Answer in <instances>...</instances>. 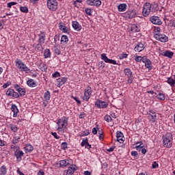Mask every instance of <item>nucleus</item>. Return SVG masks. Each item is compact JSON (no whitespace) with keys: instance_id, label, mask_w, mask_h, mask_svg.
<instances>
[{"instance_id":"1","label":"nucleus","mask_w":175,"mask_h":175,"mask_svg":"<svg viewBox=\"0 0 175 175\" xmlns=\"http://www.w3.org/2000/svg\"><path fill=\"white\" fill-rule=\"evenodd\" d=\"M158 10V3H145L143 6L142 14L144 17L150 16V13H155Z\"/></svg>"},{"instance_id":"2","label":"nucleus","mask_w":175,"mask_h":175,"mask_svg":"<svg viewBox=\"0 0 175 175\" xmlns=\"http://www.w3.org/2000/svg\"><path fill=\"white\" fill-rule=\"evenodd\" d=\"M68 119L66 117H63L57 120V131H58V133H65V129H66V126H68Z\"/></svg>"},{"instance_id":"3","label":"nucleus","mask_w":175,"mask_h":175,"mask_svg":"<svg viewBox=\"0 0 175 175\" xmlns=\"http://www.w3.org/2000/svg\"><path fill=\"white\" fill-rule=\"evenodd\" d=\"M163 144L167 148H170L173 143V135L171 133H167L163 136Z\"/></svg>"},{"instance_id":"4","label":"nucleus","mask_w":175,"mask_h":175,"mask_svg":"<svg viewBox=\"0 0 175 175\" xmlns=\"http://www.w3.org/2000/svg\"><path fill=\"white\" fill-rule=\"evenodd\" d=\"M15 66L21 72H25V73H29V68L23 62V60L20 59H15Z\"/></svg>"},{"instance_id":"5","label":"nucleus","mask_w":175,"mask_h":175,"mask_svg":"<svg viewBox=\"0 0 175 175\" xmlns=\"http://www.w3.org/2000/svg\"><path fill=\"white\" fill-rule=\"evenodd\" d=\"M46 6L51 12H55L58 9V2L57 0H47Z\"/></svg>"},{"instance_id":"6","label":"nucleus","mask_w":175,"mask_h":175,"mask_svg":"<svg viewBox=\"0 0 175 175\" xmlns=\"http://www.w3.org/2000/svg\"><path fill=\"white\" fill-rule=\"evenodd\" d=\"M154 38L156 40L161 42V43H166V42L169 41V38L165 34L154 33Z\"/></svg>"},{"instance_id":"7","label":"nucleus","mask_w":175,"mask_h":175,"mask_svg":"<svg viewBox=\"0 0 175 175\" xmlns=\"http://www.w3.org/2000/svg\"><path fill=\"white\" fill-rule=\"evenodd\" d=\"M95 106L98 109H106L109 106V103L97 99L95 102Z\"/></svg>"},{"instance_id":"8","label":"nucleus","mask_w":175,"mask_h":175,"mask_svg":"<svg viewBox=\"0 0 175 175\" xmlns=\"http://www.w3.org/2000/svg\"><path fill=\"white\" fill-rule=\"evenodd\" d=\"M92 94V90L91 89V87L88 86L85 89L83 100H85V102H88V100H90V98H91Z\"/></svg>"},{"instance_id":"9","label":"nucleus","mask_w":175,"mask_h":175,"mask_svg":"<svg viewBox=\"0 0 175 175\" xmlns=\"http://www.w3.org/2000/svg\"><path fill=\"white\" fill-rule=\"evenodd\" d=\"M148 118L151 122H155L157 120V113L152 109H150L148 112Z\"/></svg>"},{"instance_id":"10","label":"nucleus","mask_w":175,"mask_h":175,"mask_svg":"<svg viewBox=\"0 0 175 175\" xmlns=\"http://www.w3.org/2000/svg\"><path fill=\"white\" fill-rule=\"evenodd\" d=\"M76 170H77L76 165H72L70 167H68L67 170L64 171V175H72Z\"/></svg>"},{"instance_id":"11","label":"nucleus","mask_w":175,"mask_h":175,"mask_svg":"<svg viewBox=\"0 0 175 175\" xmlns=\"http://www.w3.org/2000/svg\"><path fill=\"white\" fill-rule=\"evenodd\" d=\"M101 59H103V61H105L106 64H112L113 65H118V64H117V61L107 58V56H106V53L101 54Z\"/></svg>"},{"instance_id":"12","label":"nucleus","mask_w":175,"mask_h":175,"mask_svg":"<svg viewBox=\"0 0 175 175\" xmlns=\"http://www.w3.org/2000/svg\"><path fill=\"white\" fill-rule=\"evenodd\" d=\"M86 4L89 6H96L99 8L102 5V1L100 0H87Z\"/></svg>"},{"instance_id":"13","label":"nucleus","mask_w":175,"mask_h":175,"mask_svg":"<svg viewBox=\"0 0 175 175\" xmlns=\"http://www.w3.org/2000/svg\"><path fill=\"white\" fill-rule=\"evenodd\" d=\"M57 167H65L66 166H68V165H70V160L69 159H64L60 160L57 162L56 164Z\"/></svg>"},{"instance_id":"14","label":"nucleus","mask_w":175,"mask_h":175,"mask_svg":"<svg viewBox=\"0 0 175 175\" xmlns=\"http://www.w3.org/2000/svg\"><path fill=\"white\" fill-rule=\"evenodd\" d=\"M126 18H135L137 16V11L136 10H130L125 13Z\"/></svg>"},{"instance_id":"15","label":"nucleus","mask_w":175,"mask_h":175,"mask_svg":"<svg viewBox=\"0 0 175 175\" xmlns=\"http://www.w3.org/2000/svg\"><path fill=\"white\" fill-rule=\"evenodd\" d=\"M150 21L155 25H162V21L161 20V18H159V16H151L150 18Z\"/></svg>"},{"instance_id":"16","label":"nucleus","mask_w":175,"mask_h":175,"mask_svg":"<svg viewBox=\"0 0 175 175\" xmlns=\"http://www.w3.org/2000/svg\"><path fill=\"white\" fill-rule=\"evenodd\" d=\"M146 49V43L144 42H138V44L134 48L135 51L137 53H140Z\"/></svg>"},{"instance_id":"17","label":"nucleus","mask_w":175,"mask_h":175,"mask_svg":"<svg viewBox=\"0 0 175 175\" xmlns=\"http://www.w3.org/2000/svg\"><path fill=\"white\" fill-rule=\"evenodd\" d=\"M14 156L16 157L18 162H21V161H23V157L24 156V152L20 150H16L14 152Z\"/></svg>"},{"instance_id":"18","label":"nucleus","mask_w":175,"mask_h":175,"mask_svg":"<svg viewBox=\"0 0 175 175\" xmlns=\"http://www.w3.org/2000/svg\"><path fill=\"white\" fill-rule=\"evenodd\" d=\"M8 96H12V98H20V94L17 92H14L13 89H8L6 92Z\"/></svg>"},{"instance_id":"19","label":"nucleus","mask_w":175,"mask_h":175,"mask_svg":"<svg viewBox=\"0 0 175 175\" xmlns=\"http://www.w3.org/2000/svg\"><path fill=\"white\" fill-rule=\"evenodd\" d=\"M44 40H46V33L44 31H40L38 34V43L40 44H44Z\"/></svg>"},{"instance_id":"20","label":"nucleus","mask_w":175,"mask_h":175,"mask_svg":"<svg viewBox=\"0 0 175 175\" xmlns=\"http://www.w3.org/2000/svg\"><path fill=\"white\" fill-rule=\"evenodd\" d=\"M142 62L145 64V66L147 68V69H148V70H151V69H152V66H151L152 63L151 62V60L147 59V56H145V58L143 59Z\"/></svg>"},{"instance_id":"21","label":"nucleus","mask_w":175,"mask_h":175,"mask_svg":"<svg viewBox=\"0 0 175 175\" xmlns=\"http://www.w3.org/2000/svg\"><path fill=\"white\" fill-rule=\"evenodd\" d=\"M72 27L75 31H77V32L81 31V25H80V23L77 21H72Z\"/></svg>"},{"instance_id":"22","label":"nucleus","mask_w":175,"mask_h":175,"mask_svg":"<svg viewBox=\"0 0 175 175\" xmlns=\"http://www.w3.org/2000/svg\"><path fill=\"white\" fill-rule=\"evenodd\" d=\"M68 80V78L66 77H61L57 79V87H61L62 85H64V84H65L66 83Z\"/></svg>"},{"instance_id":"23","label":"nucleus","mask_w":175,"mask_h":175,"mask_svg":"<svg viewBox=\"0 0 175 175\" xmlns=\"http://www.w3.org/2000/svg\"><path fill=\"white\" fill-rule=\"evenodd\" d=\"M161 55L163 57H167V58H173V55H174V53L170 51H165L161 53Z\"/></svg>"},{"instance_id":"24","label":"nucleus","mask_w":175,"mask_h":175,"mask_svg":"<svg viewBox=\"0 0 175 175\" xmlns=\"http://www.w3.org/2000/svg\"><path fill=\"white\" fill-rule=\"evenodd\" d=\"M122 137H124V134L121 131H117L116 133V138L117 142H119V143H122L124 142V139H122Z\"/></svg>"},{"instance_id":"25","label":"nucleus","mask_w":175,"mask_h":175,"mask_svg":"<svg viewBox=\"0 0 175 175\" xmlns=\"http://www.w3.org/2000/svg\"><path fill=\"white\" fill-rule=\"evenodd\" d=\"M11 110L14 113L13 117H14V118L17 117V114H18V108H17V105H12L11 107Z\"/></svg>"},{"instance_id":"26","label":"nucleus","mask_w":175,"mask_h":175,"mask_svg":"<svg viewBox=\"0 0 175 175\" xmlns=\"http://www.w3.org/2000/svg\"><path fill=\"white\" fill-rule=\"evenodd\" d=\"M124 73L125 76H127V77H133V72H132V70H131V68H125L124 70Z\"/></svg>"},{"instance_id":"27","label":"nucleus","mask_w":175,"mask_h":175,"mask_svg":"<svg viewBox=\"0 0 175 175\" xmlns=\"http://www.w3.org/2000/svg\"><path fill=\"white\" fill-rule=\"evenodd\" d=\"M24 150L26 153L32 152V151H33V146H32L31 144H27L24 147Z\"/></svg>"},{"instance_id":"28","label":"nucleus","mask_w":175,"mask_h":175,"mask_svg":"<svg viewBox=\"0 0 175 175\" xmlns=\"http://www.w3.org/2000/svg\"><path fill=\"white\" fill-rule=\"evenodd\" d=\"M51 95L50 94L49 91H46L44 94V102H46V103H49V101L50 100V98H51Z\"/></svg>"},{"instance_id":"29","label":"nucleus","mask_w":175,"mask_h":175,"mask_svg":"<svg viewBox=\"0 0 175 175\" xmlns=\"http://www.w3.org/2000/svg\"><path fill=\"white\" fill-rule=\"evenodd\" d=\"M128 6L125 3H121L118 6V10L119 12H125Z\"/></svg>"},{"instance_id":"30","label":"nucleus","mask_w":175,"mask_h":175,"mask_svg":"<svg viewBox=\"0 0 175 175\" xmlns=\"http://www.w3.org/2000/svg\"><path fill=\"white\" fill-rule=\"evenodd\" d=\"M69 42V38L67 36L63 35L61 38V44H66Z\"/></svg>"},{"instance_id":"31","label":"nucleus","mask_w":175,"mask_h":175,"mask_svg":"<svg viewBox=\"0 0 175 175\" xmlns=\"http://www.w3.org/2000/svg\"><path fill=\"white\" fill-rule=\"evenodd\" d=\"M27 85H29V87H31V88L36 87V82L33 79H29L27 81Z\"/></svg>"},{"instance_id":"32","label":"nucleus","mask_w":175,"mask_h":175,"mask_svg":"<svg viewBox=\"0 0 175 175\" xmlns=\"http://www.w3.org/2000/svg\"><path fill=\"white\" fill-rule=\"evenodd\" d=\"M44 58H50L51 57V51H50V49H46L44 51Z\"/></svg>"},{"instance_id":"33","label":"nucleus","mask_w":175,"mask_h":175,"mask_svg":"<svg viewBox=\"0 0 175 175\" xmlns=\"http://www.w3.org/2000/svg\"><path fill=\"white\" fill-rule=\"evenodd\" d=\"M0 175H6V173H8V169L6 168V166L2 165L0 167Z\"/></svg>"},{"instance_id":"34","label":"nucleus","mask_w":175,"mask_h":175,"mask_svg":"<svg viewBox=\"0 0 175 175\" xmlns=\"http://www.w3.org/2000/svg\"><path fill=\"white\" fill-rule=\"evenodd\" d=\"M10 128L12 132H14V133H16V132L18 131V128L16 124H10Z\"/></svg>"},{"instance_id":"35","label":"nucleus","mask_w":175,"mask_h":175,"mask_svg":"<svg viewBox=\"0 0 175 175\" xmlns=\"http://www.w3.org/2000/svg\"><path fill=\"white\" fill-rule=\"evenodd\" d=\"M38 68L40 70H42V72H46V70H47V66L46 65V64H40L38 66Z\"/></svg>"},{"instance_id":"36","label":"nucleus","mask_w":175,"mask_h":175,"mask_svg":"<svg viewBox=\"0 0 175 175\" xmlns=\"http://www.w3.org/2000/svg\"><path fill=\"white\" fill-rule=\"evenodd\" d=\"M132 32H139L140 31V28L137 25H133L131 27Z\"/></svg>"},{"instance_id":"37","label":"nucleus","mask_w":175,"mask_h":175,"mask_svg":"<svg viewBox=\"0 0 175 175\" xmlns=\"http://www.w3.org/2000/svg\"><path fill=\"white\" fill-rule=\"evenodd\" d=\"M18 92L19 94V96H25L27 92L25 91V89L21 88L18 91Z\"/></svg>"},{"instance_id":"38","label":"nucleus","mask_w":175,"mask_h":175,"mask_svg":"<svg viewBox=\"0 0 175 175\" xmlns=\"http://www.w3.org/2000/svg\"><path fill=\"white\" fill-rule=\"evenodd\" d=\"M167 83L171 85V87H174L175 84V80L172 78H168L167 80Z\"/></svg>"},{"instance_id":"39","label":"nucleus","mask_w":175,"mask_h":175,"mask_svg":"<svg viewBox=\"0 0 175 175\" xmlns=\"http://www.w3.org/2000/svg\"><path fill=\"white\" fill-rule=\"evenodd\" d=\"M59 28L61 31H62V32L66 33L68 32V27H66L65 25H61L59 24Z\"/></svg>"},{"instance_id":"40","label":"nucleus","mask_w":175,"mask_h":175,"mask_svg":"<svg viewBox=\"0 0 175 175\" xmlns=\"http://www.w3.org/2000/svg\"><path fill=\"white\" fill-rule=\"evenodd\" d=\"M20 142V137L16 136L13 137V139L12 140V144H17Z\"/></svg>"},{"instance_id":"41","label":"nucleus","mask_w":175,"mask_h":175,"mask_svg":"<svg viewBox=\"0 0 175 175\" xmlns=\"http://www.w3.org/2000/svg\"><path fill=\"white\" fill-rule=\"evenodd\" d=\"M146 58V56L142 57V56H136L135 58V61L136 62H143V59Z\"/></svg>"},{"instance_id":"42","label":"nucleus","mask_w":175,"mask_h":175,"mask_svg":"<svg viewBox=\"0 0 175 175\" xmlns=\"http://www.w3.org/2000/svg\"><path fill=\"white\" fill-rule=\"evenodd\" d=\"M157 99L159 100H165V94L163 93L159 92L157 96Z\"/></svg>"},{"instance_id":"43","label":"nucleus","mask_w":175,"mask_h":175,"mask_svg":"<svg viewBox=\"0 0 175 175\" xmlns=\"http://www.w3.org/2000/svg\"><path fill=\"white\" fill-rule=\"evenodd\" d=\"M87 144H88V138L83 139L81 144L82 147H86Z\"/></svg>"},{"instance_id":"44","label":"nucleus","mask_w":175,"mask_h":175,"mask_svg":"<svg viewBox=\"0 0 175 175\" xmlns=\"http://www.w3.org/2000/svg\"><path fill=\"white\" fill-rule=\"evenodd\" d=\"M104 118L107 122H111V121H113V118H111V116L109 115H106Z\"/></svg>"},{"instance_id":"45","label":"nucleus","mask_w":175,"mask_h":175,"mask_svg":"<svg viewBox=\"0 0 175 175\" xmlns=\"http://www.w3.org/2000/svg\"><path fill=\"white\" fill-rule=\"evenodd\" d=\"M61 77V74L58 72L56 71L55 72L53 75H52V77L53 79H57V77Z\"/></svg>"},{"instance_id":"46","label":"nucleus","mask_w":175,"mask_h":175,"mask_svg":"<svg viewBox=\"0 0 175 175\" xmlns=\"http://www.w3.org/2000/svg\"><path fill=\"white\" fill-rule=\"evenodd\" d=\"M54 53L57 55H59V54H61V49L57 46H55L54 48Z\"/></svg>"},{"instance_id":"47","label":"nucleus","mask_w":175,"mask_h":175,"mask_svg":"<svg viewBox=\"0 0 175 175\" xmlns=\"http://www.w3.org/2000/svg\"><path fill=\"white\" fill-rule=\"evenodd\" d=\"M61 148H62V150H68V143L63 142L61 144Z\"/></svg>"},{"instance_id":"48","label":"nucleus","mask_w":175,"mask_h":175,"mask_svg":"<svg viewBox=\"0 0 175 175\" xmlns=\"http://www.w3.org/2000/svg\"><path fill=\"white\" fill-rule=\"evenodd\" d=\"M152 169H158L159 167V165L157 161H154L152 164Z\"/></svg>"},{"instance_id":"49","label":"nucleus","mask_w":175,"mask_h":175,"mask_svg":"<svg viewBox=\"0 0 175 175\" xmlns=\"http://www.w3.org/2000/svg\"><path fill=\"white\" fill-rule=\"evenodd\" d=\"M71 98L74 99V100H76L78 105H81V101L78 98V97L72 96Z\"/></svg>"},{"instance_id":"50","label":"nucleus","mask_w":175,"mask_h":175,"mask_svg":"<svg viewBox=\"0 0 175 175\" xmlns=\"http://www.w3.org/2000/svg\"><path fill=\"white\" fill-rule=\"evenodd\" d=\"M85 12L86 14H88V16H91V14L92 13V10H91L90 8H86L85 10Z\"/></svg>"},{"instance_id":"51","label":"nucleus","mask_w":175,"mask_h":175,"mask_svg":"<svg viewBox=\"0 0 175 175\" xmlns=\"http://www.w3.org/2000/svg\"><path fill=\"white\" fill-rule=\"evenodd\" d=\"M14 5H17V3L14 1H12V2L8 3L7 6L8 8H12V6H14Z\"/></svg>"},{"instance_id":"52","label":"nucleus","mask_w":175,"mask_h":175,"mask_svg":"<svg viewBox=\"0 0 175 175\" xmlns=\"http://www.w3.org/2000/svg\"><path fill=\"white\" fill-rule=\"evenodd\" d=\"M21 12H23V13H28V8L21 7Z\"/></svg>"},{"instance_id":"53","label":"nucleus","mask_w":175,"mask_h":175,"mask_svg":"<svg viewBox=\"0 0 175 175\" xmlns=\"http://www.w3.org/2000/svg\"><path fill=\"white\" fill-rule=\"evenodd\" d=\"M9 85H12V82L10 81H8L7 83H4L3 85V88H8V87H9Z\"/></svg>"},{"instance_id":"54","label":"nucleus","mask_w":175,"mask_h":175,"mask_svg":"<svg viewBox=\"0 0 175 175\" xmlns=\"http://www.w3.org/2000/svg\"><path fill=\"white\" fill-rule=\"evenodd\" d=\"M128 79H127V83L128 84H132V83L133 82V77H127Z\"/></svg>"},{"instance_id":"55","label":"nucleus","mask_w":175,"mask_h":175,"mask_svg":"<svg viewBox=\"0 0 175 175\" xmlns=\"http://www.w3.org/2000/svg\"><path fill=\"white\" fill-rule=\"evenodd\" d=\"M98 135L100 140H102V139H103V132L102 131V130L98 131Z\"/></svg>"},{"instance_id":"56","label":"nucleus","mask_w":175,"mask_h":175,"mask_svg":"<svg viewBox=\"0 0 175 175\" xmlns=\"http://www.w3.org/2000/svg\"><path fill=\"white\" fill-rule=\"evenodd\" d=\"M124 58H128V54L126 53H122L120 57V59H124Z\"/></svg>"},{"instance_id":"57","label":"nucleus","mask_w":175,"mask_h":175,"mask_svg":"<svg viewBox=\"0 0 175 175\" xmlns=\"http://www.w3.org/2000/svg\"><path fill=\"white\" fill-rule=\"evenodd\" d=\"M105 64L103 62H98V66L99 68H105Z\"/></svg>"},{"instance_id":"58","label":"nucleus","mask_w":175,"mask_h":175,"mask_svg":"<svg viewBox=\"0 0 175 175\" xmlns=\"http://www.w3.org/2000/svg\"><path fill=\"white\" fill-rule=\"evenodd\" d=\"M142 148H143V144H140L136 146V150L137 151H142Z\"/></svg>"},{"instance_id":"59","label":"nucleus","mask_w":175,"mask_h":175,"mask_svg":"<svg viewBox=\"0 0 175 175\" xmlns=\"http://www.w3.org/2000/svg\"><path fill=\"white\" fill-rule=\"evenodd\" d=\"M92 133H93V135H96V133H98V128L97 127L93 128Z\"/></svg>"},{"instance_id":"60","label":"nucleus","mask_w":175,"mask_h":175,"mask_svg":"<svg viewBox=\"0 0 175 175\" xmlns=\"http://www.w3.org/2000/svg\"><path fill=\"white\" fill-rule=\"evenodd\" d=\"M161 32V27H157L154 28V33H159Z\"/></svg>"},{"instance_id":"61","label":"nucleus","mask_w":175,"mask_h":175,"mask_svg":"<svg viewBox=\"0 0 175 175\" xmlns=\"http://www.w3.org/2000/svg\"><path fill=\"white\" fill-rule=\"evenodd\" d=\"M52 136H53L55 137V139H59V136H58V135H57V133L55 132H52L51 133Z\"/></svg>"},{"instance_id":"62","label":"nucleus","mask_w":175,"mask_h":175,"mask_svg":"<svg viewBox=\"0 0 175 175\" xmlns=\"http://www.w3.org/2000/svg\"><path fill=\"white\" fill-rule=\"evenodd\" d=\"M84 117H85V113L84 112H81L79 116V118L81 119V118H84Z\"/></svg>"},{"instance_id":"63","label":"nucleus","mask_w":175,"mask_h":175,"mask_svg":"<svg viewBox=\"0 0 175 175\" xmlns=\"http://www.w3.org/2000/svg\"><path fill=\"white\" fill-rule=\"evenodd\" d=\"M42 46H43V44H40V43L38 42V44L37 45H36V49L37 50H40V48L42 47Z\"/></svg>"},{"instance_id":"64","label":"nucleus","mask_w":175,"mask_h":175,"mask_svg":"<svg viewBox=\"0 0 175 175\" xmlns=\"http://www.w3.org/2000/svg\"><path fill=\"white\" fill-rule=\"evenodd\" d=\"M37 175H44V172L43 170H40L38 173Z\"/></svg>"}]
</instances>
